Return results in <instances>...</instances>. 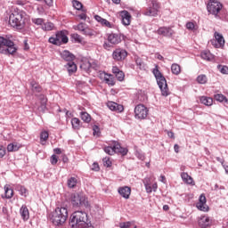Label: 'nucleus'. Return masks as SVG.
<instances>
[{"label":"nucleus","mask_w":228,"mask_h":228,"mask_svg":"<svg viewBox=\"0 0 228 228\" xmlns=\"http://www.w3.org/2000/svg\"><path fill=\"white\" fill-rule=\"evenodd\" d=\"M70 224L72 228H94L88 222V214L84 211H76L71 215Z\"/></svg>","instance_id":"obj_1"},{"label":"nucleus","mask_w":228,"mask_h":228,"mask_svg":"<svg viewBox=\"0 0 228 228\" xmlns=\"http://www.w3.org/2000/svg\"><path fill=\"white\" fill-rule=\"evenodd\" d=\"M24 17H26V12L14 9L9 16V24L15 29H22L24 28Z\"/></svg>","instance_id":"obj_2"},{"label":"nucleus","mask_w":228,"mask_h":228,"mask_svg":"<svg viewBox=\"0 0 228 228\" xmlns=\"http://www.w3.org/2000/svg\"><path fill=\"white\" fill-rule=\"evenodd\" d=\"M69 218V210L66 207H57L52 213L50 220L53 225H63Z\"/></svg>","instance_id":"obj_3"},{"label":"nucleus","mask_w":228,"mask_h":228,"mask_svg":"<svg viewBox=\"0 0 228 228\" xmlns=\"http://www.w3.org/2000/svg\"><path fill=\"white\" fill-rule=\"evenodd\" d=\"M153 76H155L156 81L160 88L161 94L164 97H168L170 95V91L168 90V85L167 84V78L163 76V73L159 71V67L158 65L152 70Z\"/></svg>","instance_id":"obj_4"},{"label":"nucleus","mask_w":228,"mask_h":228,"mask_svg":"<svg viewBox=\"0 0 228 228\" xmlns=\"http://www.w3.org/2000/svg\"><path fill=\"white\" fill-rule=\"evenodd\" d=\"M69 201L73 208H88V199L83 192L71 193Z\"/></svg>","instance_id":"obj_5"},{"label":"nucleus","mask_w":228,"mask_h":228,"mask_svg":"<svg viewBox=\"0 0 228 228\" xmlns=\"http://www.w3.org/2000/svg\"><path fill=\"white\" fill-rule=\"evenodd\" d=\"M15 53H17V46H15V43L10 39L0 37V53L11 54L13 56Z\"/></svg>","instance_id":"obj_6"},{"label":"nucleus","mask_w":228,"mask_h":228,"mask_svg":"<svg viewBox=\"0 0 228 228\" xmlns=\"http://www.w3.org/2000/svg\"><path fill=\"white\" fill-rule=\"evenodd\" d=\"M224 8V4L218 0H208L207 11L209 15H213L215 19H222L220 13Z\"/></svg>","instance_id":"obj_7"},{"label":"nucleus","mask_w":228,"mask_h":228,"mask_svg":"<svg viewBox=\"0 0 228 228\" xmlns=\"http://www.w3.org/2000/svg\"><path fill=\"white\" fill-rule=\"evenodd\" d=\"M148 8L143 12V15L147 17H158V12H159V3L157 0H148Z\"/></svg>","instance_id":"obj_8"},{"label":"nucleus","mask_w":228,"mask_h":228,"mask_svg":"<svg viewBox=\"0 0 228 228\" xmlns=\"http://www.w3.org/2000/svg\"><path fill=\"white\" fill-rule=\"evenodd\" d=\"M48 42L53 45H61V44H67L69 42V37L65 35V32L59 31L55 34V37H51Z\"/></svg>","instance_id":"obj_9"},{"label":"nucleus","mask_w":228,"mask_h":228,"mask_svg":"<svg viewBox=\"0 0 228 228\" xmlns=\"http://www.w3.org/2000/svg\"><path fill=\"white\" fill-rule=\"evenodd\" d=\"M149 115V109L143 104H138L134 108V118L137 120H145Z\"/></svg>","instance_id":"obj_10"},{"label":"nucleus","mask_w":228,"mask_h":228,"mask_svg":"<svg viewBox=\"0 0 228 228\" xmlns=\"http://www.w3.org/2000/svg\"><path fill=\"white\" fill-rule=\"evenodd\" d=\"M112 58L115 61H124L127 58V51L124 48H116L112 53Z\"/></svg>","instance_id":"obj_11"},{"label":"nucleus","mask_w":228,"mask_h":228,"mask_svg":"<svg viewBox=\"0 0 228 228\" xmlns=\"http://www.w3.org/2000/svg\"><path fill=\"white\" fill-rule=\"evenodd\" d=\"M206 196L201 194L199 199V202L197 203V208L200 211H204L205 213L209 211V207L206 204Z\"/></svg>","instance_id":"obj_12"},{"label":"nucleus","mask_w":228,"mask_h":228,"mask_svg":"<svg viewBox=\"0 0 228 228\" xmlns=\"http://www.w3.org/2000/svg\"><path fill=\"white\" fill-rule=\"evenodd\" d=\"M108 42L112 44V45H117L122 42V35L117 33H111L108 36Z\"/></svg>","instance_id":"obj_13"},{"label":"nucleus","mask_w":228,"mask_h":228,"mask_svg":"<svg viewBox=\"0 0 228 228\" xmlns=\"http://www.w3.org/2000/svg\"><path fill=\"white\" fill-rule=\"evenodd\" d=\"M107 107L111 111H116L117 113H122V111H124V106L115 102H108Z\"/></svg>","instance_id":"obj_14"},{"label":"nucleus","mask_w":228,"mask_h":228,"mask_svg":"<svg viewBox=\"0 0 228 228\" xmlns=\"http://www.w3.org/2000/svg\"><path fill=\"white\" fill-rule=\"evenodd\" d=\"M158 35L170 38L174 35V29L170 27H161L157 30Z\"/></svg>","instance_id":"obj_15"},{"label":"nucleus","mask_w":228,"mask_h":228,"mask_svg":"<svg viewBox=\"0 0 228 228\" xmlns=\"http://www.w3.org/2000/svg\"><path fill=\"white\" fill-rule=\"evenodd\" d=\"M198 224L201 228H207L211 225V219L208 216H201L198 220Z\"/></svg>","instance_id":"obj_16"},{"label":"nucleus","mask_w":228,"mask_h":228,"mask_svg":"<svg viewBox=\"0 0 228 228\" xmlns=\"http://www.w3.org/2000/svg\"><path fill=\"white\" fill-rule=\"evenodd\" d=\"M118 191L123 199H129L131 197V188L129 186L119 187Z\"/></svg>","instance_id":"obj_17"},{"label":"nucleus","mask_w":228,"mask_h":228,"mask_svg":"<svg viewBox=\"0 0 228 228\" xmlns=\"http://www.w3.org/2000/svg\"><path fill=\"white\" fill-rule=\"evenodd\" d=\"M120 16L124 26H129L131 24V13L129 12L122 11Z\"/></svg>","instance_id":"obj_18"},{"label":"nucleus","mask_w":228,"mask_h":228,"mask_svg":"<svg viewBox=\"0 0 228 228\" xmlns=\"http://www.w3.org/2000/svg\"><path fill=\"white\" fill-rule=\"evenodd\" d=\"M20 214L25 222L29 220V210L28 209V207L26 205H22L21 208H20Z\"/></svg>","instance_id":"obj_19"},{"label":"nucleus","mask_w":228,"mask_h":228,"mask_svg":"<svg viewBox=\"0 0 228 228\" xmlns=\"http://www.w3.org/2000/svg\"><path fill=\"white\" fill-rule=\"evenodd\" d=\"M95 67L92 65V62L90 61L85 59L82 61V63L80 64V69L82 70H85V72H89L90 69H94Z\"/></svg>","instance_id":"obj_20"},{"label":"nucleus","mask_w":228,"mask_h":228,"mask_svg":"<svg viewBox=\"0 0 228 228\" xmlns=\"http://www.w3.org/2000/svg\"><path fill=\"white\" fill-rule=\"evenodd\" d=\"M114 149L116 151V153L120 154L121 156L127 155V148H122V146H120V143H118V142H114Z\"/></svg>","instance_id":"obj_21"},{"label":"nucleus","mask_w":228,"mask_h":228,"mask_svg":"<svg viewBox=\"0 0 228 228\" xmlns=\"http://www.w3.org/2000/svg\"><path fill=\"white\" fill-rule=\"evenodd\" d=\"M61 59L65 60V61L70 62V61H74V59L76 58V56H74V54H72L70 52L65 50L61 53Z\"/></svg>","instance_id":"obj_22"},{"label":"nucleus","mask_w":228,"mask_h":228,"mask_svg":"<svg viewBox=\"0 0 228 228\" xmlns=\"http://www.w3.org/2000/svg\"><path fill=\"white\" fill-rule=\"evenodd\" d=\"M38 99L41 102V105L39 106L40 111H45L47 110V97L44 94H40Z\"/></svg>","instance_id":"obj_23"},{"label":"nucleus","mask_w":228,"mask_h":228,"mask_svg":"<svg viewBox=\"0 0 228 228\" xmlns=\"http://www.w3.org/2000/svg\"><path fill=\"white\" fill-rule=\"evenodd\" d=\"M95 20H97L102 26H105V28H111V23L108 21V20L99 16V15H94Z\"/></svg>","instance_id":"obj_24"},{"label":"nucleus","mask_w":228,"mask_h":228,"mask_svg":"<svg viewBox=\"0 0 228 228\" xmlns=\"http://www.w3.org/2000/svg\"><path fill=\"white\" fill-rule=\"evenodd\" d=\"M103 79L109 86H115V79L113 78V75L103 73Z\"/></svg>","instance_id":"obj_25"},{"label":"nucleus","mask_w":228,"mask_h":228,"mask_svg":"<svg viewBox=\"0 0 228 228\" xmlns=\"http://www.w3.org/2000/svg\"><path fill=\"white\" fill-rule=\"evenodd\" d=\"M65 68L67 69L69 74H74L77 70V66L74 61H69L65 65Z\"/></svg>","instance_id":"obj_26"},{"label":"nucleus","mask_w":228,"mask_h":228,"mask_svg":"<svg viewBox=\"0 0 228 228\" xmlns=\"http://www.w3.org/2000/svg\"><path fill=\"white\" fill-rule=\"evenodd\" d=\"M71 126H72V129H74L75 131H79V129H81V120L77 118H71Z\"/></svg>","instance_id":"obj_27"},{"label":"nucleus","mask_w":228,"mask_h":228,"mask_svg":"<svg viewBox=\"0 0 228 228\" xmlns=\"http://www.w3.org/2000/svg\"><path fill=\"white\" fill-rule=\"evenodd\" d=\"M214 37L219 45V47H223L225 45V39H224V36L218 32H215Z\"/></svg>","instance_id":"obj_28"},{"label":"nucleus","mask_w":228,"mask_h":228,"mask_svg":"<svg viewBox=\"0 0 228 228\" xmlns=\"http://www.w3.org/2000/svg\"><path fill=\"white\" fill-rule=\"evenodd\" d=\"M80 118L86 124H90V122H92V116H90L86 111H81Z\"/></svg>","instance_id":"obj_29"},{"label":"nucleus","mask_w":228,"mask_h":228,"mask_svg":"<svg viewBox=\"0 0 228 228\" xmlns=\"http://www.w3.org/2000/svg\"><path fill=\"white\" fill-rule=\"evenodd\" d=\"M30 86L34 94H40V92H42V86H40L35 80L30 82Z\"/></svg>","instance_id":"obj_30"},{"label":"nucleus","mask_w":228,"mask_h":228,"mask_svg":"<svg viewBox=\"0 0 228 228\" xmlns=\"http://www.w3.org/2000/svg\"><path fill=\"white\" fill-rule=\"evenodd\" d=\"M68 188L73 189L77 186V177L71 176L67 181Z\"/></svg>","instance_id":"obj_31"},{"label":"nucleus","mask_w":228,"mask_h":228,"mask_svg":"<svg viewBox=\"0 0 228 228\" xmlns=\"http://www.w3.org/2000/svg\"><path fill=\"white\" fill-rule=\"evenodd\" d=\"M200 102L205 106H213V98L208 96H201Z\"/></svg>","instance_id":"obj_32"},{"label":"nucleus","mask_w":228,"mask_h":228,"mask_svg":"<svg viewBox=\"0 0 228 228\" xmlns=\"http://www.w3.org/2000/svg\"><path fill=\"white\" fill-rule=\"evenodd\" d=\"M104 152H106V154H109V156H113V154L116 153L115 141L112 142V144L110 146H107L104 148Z\"/></svg>","instance_id":"obj_33"},{"label":"nucleus","mask_w":228,"mask_h":228,"mask_svg":"<svg viewBox=\"0 0 228 228\" xmlns=\"http://www.w3.org/2000/svg\"><path fill=\"white\" fill-rule=\"evenodd\" d=\"M181 177L186 184H193V178H191L188 173H182Z\"/></svg>","instance_id":"obj_34"},{"label":"nucleus","mask_w":228,"mask_h":228,"mask_svg":"<svg viewBox=\"0 0 228 228\" xmlns=\"http://www.w3.org/2000/svg\"><path fill=\"white\" fill-rule=\"evenodd\" d=\"M171 71L175 76H179L181 74V66L177 63H173L171 65Z\"/></svg>","instance_id":"obj_35"},{"label":"nucleus","mask_w":228,"mask_h":228,"mask_svg":"<svg viewBox=\"0 0 228 228\" xmlns=\"http://www.w3.org/2000/svg\"><path fill=\"white\" fill-rule=\"evenodd\" d=\"M49 140V133L47 131H43L40 134V143L41 145H45V142Z\"/></svg>","instance_id":"obj_36"},{"label":"nucleus","mask_w":228,"mask_h":228,"mask_svg":"<svg viewBox=\"0 0 228 228\" xmlns=\"http://www.w3.org/2000/svg\"><path fill=\"white\" fill-rule=\"evenodd\" d=\"M19 149H20V146L17 142H15V143H9L7 145L8 152H17V151H19Z\"/></svg>","instance_id":"obj_37"},{"label":"nucleus","mask_w":228,"mask_h":228,"mask_svg":"<svg viewBox=\"0 0 228 228\" xmlns=\"http://www.w3.org/2000/svg\"><path fill=\"white\" fill-rule=\"evenodd\" d=\"M42 29L44 31H53V29H54V23H53L51 21H47L43 24Z\"/></svg>","instance_id":"obj_38"},{"label":"nucleus","mask_w":228,"mask_h":228,"mask_svg":"<svg viewBox=\"0 0 228 228\" xmlns=\"http://www.w3.org/2000/svg\"><path fill=\"white\" fill-rule=\"evenodd\" d=\"M214 99L218 102H228L227 97L222 94H215Z\"/></svg>","instance_id":"obj_39"},{"label":"nucleus","mask_w":228,"mask_h":228,"mask_svg":"<svg viewBox=\"0 0 228 228\" xmlns=\"http://www.w3.org/2000/svg\"><path fill=\"white\" fill-rule=\"evenodd\" d=\"M202 60H207V61H211L213 60V55L208 51H204L201 53Z\"/></svg>","instance_id":"obj_40"},{"label":"nucleus","mask_w":228,"mask_h":228,"mask_svg":"<svg viewBox=\"0 0 228 228\" xmlns=\"http://www.w3.org/2000/svg\"><path fill=\"white\" fill-rule=\"evenodd\" d=\"M197 81L200 85H206L208 83V77L206 75H200L197 77Z\"/></svg>","instance_id":"obj_41"},{"label":"nucleus","mask_w":228,"mask_h":228,"mask_svg":"<svg viewBox=\"0 0 228 228\" xmlns=\"http://www.w3.org/2000/svg\"><path fill=\"white\" fill-rule=\"evenodd\" d=\"M82 35H86V37H94L95 35V32L94 29L88 28V26L85 28L84 32H82Z\"/></svg>","instance_id":"obj_42"},{"label":"nucleus","mask_w":228,"mask_h":228,"mask_svg":"<svg viewBox=\"0 0 228 228\" xmlns=\"http://www.w3.org/2000/svg\"><path fill=\"white\" fill-rule=\"evenodd\" d=\"M4 191H5V198L6 199H12L13 197V190L4 187Z\"/></svg>","instance_id":"obj_43"},{"label":"nucleus","mask_w":228,"mask_h":228,"mask_svg":"<svg viewBox=\"0 0 228 228\" xmlns=\"http://www.w3.org/2000/svg\"><path fill=\"white\" fill-rule=\"evenodd\" d=\"M86 24L81 22L77 27H75V29H77V31H80V33H84L85 29H86Z\"/></svg>","instance_id":"obj_44"},{"label":"nucleus","mask_w":228,"mask_h":228,"mask_svg":"<svg viewBox=\"0 0 228 228\" xmlns=\"http://www.w3.org/2000/svg\"><path fill=\"white\" fill-rule=\"evenodd\" d=\"M32 22H33V24H36V26H43L44 25V19H42V18H33Z\"/></svg>","instance_id":"obj_45"},{"label":"nucleus","mask_w":228,"mask_h":228,"mask_svg":"<svg viewBox=\"0 0 228 228\" xmlns=\"http://www.w3.org/2000/svg\"><path fill=\"white\" fill-rule=\"evenodd\" d=\"M72 4L76 10H81L83 8V4L77 0H73Z\"/></svg>","instance_id":"obj_46"},{"label":"nucleus","mask_w":228,"mask_h":228,"mask_svg":"<svg viewBox=\"0 0 228 228\" xmlns=\"http://www.w3.org/2000/svg\"><path fill=\"white\" fill-rule=\"evenodd\" d=\"M71 38H73V40H75V42H77L78 44H81V42H83V37L79 36V34H73L71 36Z\"/></svg>","instance_id":"obj_47"},{"label":"nucleus","mask_w":228,"mask_h":228,"mask_svg":"<svg viewBox=\"0 0 228 228\" xmlns=\"http://www.w3.org/2000/svg\"><path fill=\"white\" fill-rule=\"evenodd\" d=\"M103 165L104 167H107V168H110V167H111V160L110 159V157H105L103 159Z\"/></svg>","instance_id":"obj_48"},{"label":"nucleus","mask_w":228,"mask_h":228,"mask_svg":"<svg viewBox=\"0 0 228 228\" xmlns=\"http://www.w3.org/2000/svg\"><path fill=\"white\" fill-rule=\"evenodd\" d=\"M135 156H136V158H138V159H141V161L145 160V155L143 153H142V151H135Z\"/></svg>","instance_id":"obj_49"},{"label":"nucleus","mask_w":228,"mask_h":228,"mask_svg":"<svg viewBox=\"0 0 228 228\" xmlns=\"http://www.w3.org/2000/svg\"><path fill=\"white\" fill-rule=\"evenodd\" d=\"M115 76H116L118 81H124V77H125L124 71L119 70L118 73Z\"/></svg>","instance_id":"obj_50"},{"label":"nucleus","mask_w":228,"mask_h":228,"mask_svg":"<svg viewBox=\"0 0 228 228\" xmlns=\"http://www.w3.org/2000/svg\"><path fill=\"white\" fill-rule=\"evenodd\" d=\"M218 69H220V73L221 74H228V67L227 66H218Z\"/></svg>","instance_id":"obj_51"},{"label":"nucleus","mask_w":228,"mask_h":228,"mask_svg":"<svg viewBox=\"0 0 228 228\" xmlns=\"http://www.w3.org/2000/svg\"><path fill=\"white\" fill-rule=\"evenodd\" d=\"M186 28H187L190 31H194V29H195V23H193V22H187V23H186Z\"/></svg>","instance_id":"obj_52"},{"label":"nucleus","mask_w":228,"mask_h":228,"mask_svg":"<svg viewBox=\"0 0 228 228\" xmlns=\"http://www.w3.org/2000/svg\"><path fill=\"white\" fill-rule=\"evenodd\" d=\"M6 155V148L4 146L0 145V158H4Z\"/></svg>","instance_id":"obj_53"},{"label":"nucleus","mask_w":228,"mask_h":228,"mask_svg":"<svg viewBox=\"0 0 228 228\" xmlns=\"http://www.w3.org/2000/svg\"><path fill=\"white\" fill-rule=\"evenodd\" d=\"M19 191H20V195H22L24 197H26V193H28V190H26L24 188V186H20L19 187Z\"/></svg>","instance_id":"obj_54"},{"label":"nucleus","mask_w":228,"mask_h":228,"mask_svg":"<svg viewBox=\"0 0 228 228\" xmlns=\"http://www.w3.org/2000/svg\"><path fill=\"white\" fill-rule=\"evenodd\" d=\"M120 228H129L131 227V222H124L119 224Z\"/></svg>","instance_id":"obj_55"},{"label":"nucleus","mask_w":228,"mask_h":228,"mask_svg":"<svg viewBox=\"0 0 228 228\" xmlns=\"http://www.w3.org/2000/svg\"><path fill=\"white\" fill-rule=\"evenodd\" d=\"M51 163L53 164V165H56V163H58V156H56V155H52V157H51Z\"/></svg>","instance_id":"obj_56"},{"label":"nucleus","mask_w":228,"mask_h":228,"mask_svg":"<svg viewBox=\"0 0 228 228\" xmlns=\"http://www.w3.org/2000/svg\"><path fill=\"white\" fill-rule=\"evenodd\" d=\"M92 170H94V172H99V170H100V167H99V164L98 163H94L93 165H92Z\"/></svg>","instance_id":"obj_57"},{"label":"nucleus","mask_w":228,"mask_h":228,"mask_svg":"<svg viewBox=\"0 0 228 228\" xmlns=\"http://www.w3.org/2000/svg\"><path fill=\"white\" fill-rule=\"evenodd\" d=\"M142 183H143L144 186L150 185V184H151V178L145 177V178L142 180Z\"/></svg>","instance_id":"obj_58"},{"label":"nucleus","mask_w":228,"mask_h":228,"mask_svg":"<svg viewBox=\"0 0 228 228\" xmlns=\"http://www.w3.org/2000/svg\"><path fill=\"white\" fill-rule=\"evenodd\" d=\"M135 63H136V65H137L138 67H143V61H142V59H140V58H137V59L135 60Z\"/></svg>","instance_id":"obj_59"},{"label":"nucleus","mask_w":228,"mask_h":228,"mask_svg":"<svg viewBox=\"0 0 228 228\" xmlns=\"http://www.w3.org/2000/svg\"><path fill=\"white\" fill-rule=\"evenodd\" d=\"M145 186V190L148 193H152V186L150 185H144Z\"/></svg>","instance_id":"obj_60"},{"label":"nucleus","mask_w":228,"mask_h":228,"mask_svg":"<svg viewBox=\"0 0 228 228\" xmlns=\"http://www.w3.org/2000/svg\"><path fill=\"white\" fill-rule=\"evenodd\" d=\"M23 44H24V50H25V51L29 50V45L28 44V39H25V40L23 41Z\"/></svg>","instance_id":"obj_61"},{"label":"nucleus","mask_w":228,"mask_h":228,"mask_svg":"<svg viewBox=\"0 0 228 228\" xmlns=\"http://www.w3.org/2000/svg\"><path fill=\"white\" fill-rule=\"evenodd\" d=\"M44 2L45 4H47V6H53L54 0H44Z\"/></svg>","instance_id":"obj_62"},{"label":"nucleus","mask_w":228,"mask_h":228,"mask_svg":"<svg viewBox=\"0 0 228 228\" xmlns=\"http://www.w3.org/2000/svg\"><path fill=\"white\" fill-rule=\"evenodd\" d=\"M120 69H118V67L114 66L112 67V72L117 75L119 72Z\"/></svg>","instance_id":"obj_63"},{"label":"nucleus","mask_w":228,"mask_h":228,"mask_svg":"<svg viewBox=\"0 0 228 228\" xmlns=\"http://www.w3.org/2000/svg\"><path fill=\"white\" fill-rule=\"evenodd\" d=\"M94 134H99V126H94Z\"/></svg>","instance_id":"obj_64"}]
</instances>
